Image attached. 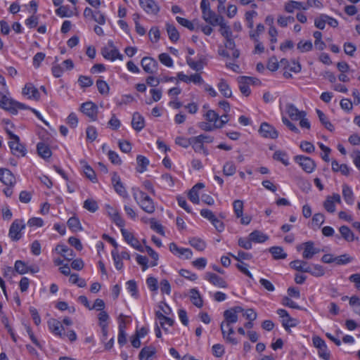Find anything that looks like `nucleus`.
<instances>
[{
    "label": "nucleus",
    "mask_w": 360,
    "mask_h": 360,
    "mask_svg": "<svg viewBox=\"0 0 360 360\" xmlns=\"http://www.w3.org/2000/svg\"><path fill=\"white\" fill-rule=\"evenodd\" d=\"M133 196L143 211L149 214L154 212L155 207L153 200L146 193L139 189L134 188Z\"/></svg>",
    "instance_id": "1"
},
{
    "label": "nucleus",
    "mask_w": 360,
    "mask_h": 360,
    "mask_svg": "<svg viewBox=\"0 0 360 360\" xmlns=\"http://www.w3.org/2000/svg\"><path fill=\"white\" fill-rule=\"evenodd\" d=\"M6 132L9 136L8 145L11 148V153L18 157H23L26 154V149L25 146L20 142L19 137L13 134L8 129H6Z\"/></svg>",
    "instance_id": "2"
},
{
    "label": "nucleus",
    "mask_w": 360,
    "mask_h": 360,
    "mask_svg": "<svg viewBox=\"0 0 360 360\" xmlns=\"http://www.w3.org/2000/svg\"><path fill=\"white\" fill-rule=\"evenodd\" d=\"M243 312V309L240 306H235L224 311V320L221 322L229 325L236 323L238 320V314Z\"/></svg>",
    "instance_id": "3"
},
{
    "label": "nucleus",
    "mask_w": 360,
    "mask_h": 360,
    "mask_svg": "<svg viewBox=\"0 0 360 360\" xmlns=\"http://www.w3.org/2000/svg\"><path fill=\"white\" fill-rule=\"evenodd\" d=\"M102 56L108 60L114 61L116 59L122 60L123 56L120 53L118 49L114 46L112 41H109L108 46L104 47L101 50Z\"/></svg>",
    "instance_id": "4"
},
{
    "label": "nucleus",
    "mask_w": 360,
    "mask_h": 360,
    "mask_svg": "<svg viewBox=\"0 0 360 360\" xmlns=\"http://www.w3.org/2000/svg\"><path fill=\"white\" fill-rule=\"evenodd\" d=\"M0 107L10 111L15 110L16 108H26L24 104L13 101L2 92H0Z\"/></svg>",
    "instance_id": "5"
},
{
    "label": "nucleus",
    "mask_w": 360,
    "mask_h": 360,
    "mask_svg": "<svg viewBox=\"0 0 360 360\" xmlns=\"http://www.w3.org/2000/svg\"><path fill=\"white\" fill-rule=\"evenodd\" d=\"M238 82L240 92L245 96L250 94V84H255L259 80L255 77L242 76L238 78Z\"/></svg>",
    "instance_id": "6"
},
{
    "label": "nucleus",
    "mask_w": 360,
    "mask_h": 360,
    "mask_svg": "<svg viewBox=\"0 0 360 360\" xmlns=\"http://www.w3.org/2000/svg\"><path fill=\"white\" fill-rule=\"evenodd\" d=\"M294 160L307 173L313 172L316 168V164L314 161L309 157L297 155L295 157Z\"/></svg>",
    "instance_id": "7"
},
{
    "label": "nucleus",
    "mask_w": 360,
    "mask_h": 360,
    "mask_svg": "<svg viewBox=\"0 0 360 360\" xmlns=\"http://www.w3.org/2000/svg\"><path fill=\"white\" fill-rule=\"evenodd\" d=\"M25 227V224L21 220H15L11 225L8 232V236L12 240L17 241L22 236L21 231Z\"/></svg>",
    "instance_id": "8"
},
{
    "label": "nucleus",
    "mask_w": 360,
    "mask_h": 360,
    "mask_svg": "<svg viewBox=\"0 0 360 360\" xmlns=\"http://www.w3.org/2000/svg\"><path fill=\"white\" fill-rule=\"evenodd\" d=\"M169 250L176 257L184 259H190L193 257V252L189 248H179L174 243H171L169 246Z\"/></svg>",
    "instance_id": "9"
},
{
    "label": "nucleus",
    "mask_w": 360,
    "mask_h": 360,
    "mask_svg": "<svg viewBox=\"0 0 360 360\" xmlns=\"http://www.w3.org/2000/svg\"><path fill=\"white\" fill-rule=\"evenodd\" d=\"M277 314L282 319V325L285 330H288L290 328L295 327L299 323L298 320L291 317L288 311L285 309H278Z\"/></svg>",
    "instance_id": "10"
},
{
    "label": "nucleus",
    "mask_w": 360,
    "mask_h": 360,
    "mask_svg": "<svg viewBox=\"0 0 360 360\" xmlns=\"http://www.w3.org/2000/svg\"><path fill=\"white\" fill-rule=\"evenodd\" d=\"M81 111L91 121H96L98 115V107L93 102L89 101L82 104Z\"/></svg>",
    "instance_id": "11"
},
{
    "label": "nucleus",
    "mask_w": 360,
    "mask_h": 360,
    "mask_svg": "<svg viewBox=\"0 0 360 360\" xmlns=\"http://www.w3.org/2000/svg\"><path fill=\"white\" fill-rule=\"evenodd\" d=\"M303 250L302 257L304 259H310L314 255L319 252V250L314 247L312 241L302 243L297 247V250Z\"/></svg>",
    "instance_id": "12"
},
{
    "label": "nucleus",
    "mask_w": 360,
    "mask_h": 360,
    "mask_svg": "<svg viewBox=\"0 0 360 360\" xmlns=\"http://www.w3.org/2000/svg\"><path fill=\"white\" fill-rule=\"evenodd\" d=\"M203 117L208 122L211 123L214 125V127L219 129L223 127L224 125L226 124V120L224 119L219 120V115L212 110H208L203 115Z\"/></svg>",
    "instance_id": "13"
},
{
    "label": "nucleus",
    "mask_w": 360,
    "mask_h": 360,
    "mask_svg": "<svg viewBox=\"0 0 360 360\" xmlns=\"http://www.w3.org/2000/svg\"><path fill=\"white\" fill-rule=\"evenodd\" d=\"M259 133L262 137L266 139H275L278 136V132L275 127L267 122H263L261 124L259 129Z\"/></svg>",
    "instance_id": "14"
},
{
    "label": "nucleus",
    "mask_w": 360,
    "mask_h": 360,
    "mask_svg": "<svg viewBox=\"0 0 360 360\" xmlns=\"http://www.w3.org/2000/svg\"><path fill=\"white\" fill-rule=\"evenodd\" d=\"M220 329L221 331L222 337L226 342L234 345L238 343L237 339L233 337V335L234 334V330L232 327V325H229L227 326L226 323H221Z\"/></svg>",
    "instance_id": "15"
},
{
    "label": "nucleus",
    "mask_w": 360,
    "mask_h": 360,
    "mask_svg": "<svg viewBox=\"0 0 360 360\" xmlns=\"http://www.w3.org/2000/svg\"><path fill=\"white\" fill-rule=\"evenodd\" d=\"M336 203H341V198L338 193H333L332 195H328L326 197L323 205L327 212L333 213L335 211Z\"/></svg>",
    "instance_id": "16"
},
{
    "label": "nucleus",
    "mask_w": 360,
    "mask_h": 360,
    "mask_svg": "<svg viewBox=\"0 0 360 360\" xmlns=\"http://www.w3.org/2000/svg\"><path fill=\"white\" fill-rule=\"evenodd\" d=\"M285 112L289 117L292 120L297 121L300 117L306 116V112L303 110H299L297 107L292 103H287L285 105Z\"/></svg>",
    "instance_id": "17"
},
{
    "label": "nucleus",
    "mask_w": 360,
    "mask_h": 360,
    "mask_svg": "<svg viewBox=\"0 0 360 360\" xmlns=\"http://www.w3.org/2000/svg\"><path fill=\"white\" fill-rule=\"evenodd\" d=\"M141 65L143 70L150 74L155 72L158 66V62L150 57L143 58Z\"/></svg>",
    "instance_id": "18"
},
{
    "label": "nucleus",
    "mask_w": 360,
    "mask_h": 360,
    "mask_svg": "<svg viewBox=\"0 0 360 360\" xmlns=\"http://www.w3.org/2000/svg\"><path fill=\"white\" fill-rule=\"evenodd\" d=\"M48 326L51 332L55 335L60 338H63L65 335L64 328L59 321L51 319L48 321Z\"/></svg>",
    "instance_id": "19"
},
{
    "label": "nucleus",
    "mask_w": 360,
    "mask_h": 360,
    "mask_svg": "<svg viewBox=\"0 0 360 360\" xmlns=\"http://www.w3.org/2000/svg\"><path fill=\"white\" fill-rule=\"evenodd\" d=\"M205 279L218 288H226L228 286L226 282L222 278L214 273H205Z\"/></svg>",
    "instance_id": "20"
},
{
    "label": "nucleus",
    "mask_w": 360,
    "mask_h": 360,
    "mask_svg": "<svg viewBox=\"0 0 360 360\" xmlns=\"http://www.w3.org/2000/svg\"><path fill=\"white\" fill-rule=\"evenodd\" d=\"M141 8L148 14H157L160 7L153 0H139Z\"/></svg>",
    "instance_id": "21"
},
{
    "label": "nucleus",
    "mask_w": 360,
    "mask_h": 360,
    "mask_svg": "<svg viewBox=\"0 0 360 360\" xmlns=\"http://www.w3.org/2000/svg\"><path fill=\"white\" fill-rule=\"evenodd\" d=\"M22 93L24 96H27L29 99L38 101L40 98L38 89L32 83L26 84Z\"/></svg>",
    "instance_id": "22"
},
{
    "label": "nucleus",
    "mask_w": 360,
    "mask_h": 360,
    "mask_svg": "<svg viewBox=\"0 0 360 360\" xmlns=\"http://www.w3.org/2000/svg\"><path fill=\"white\" fill-rule=\"evenodd\" d=\"M106 212L110 219L115 223V224L120 227H123L124 225V221L118 211L113 207L107 205L105 206Z\"/></svg>",
    "instance_id": "23"
},
{
    "label": "nucleus",
    "mask_w": 360,
    "mask_h": 360,
    "mask_svg": "<svg viewBox=\"0 0 360 360\" xmlns=\"http://www.w3.org/2000/svg\"><path fill=\"white\" fill-rule=\"evenodd\" d=\"M121 232L124 240L129 244H130L136 250L140 252H144L143 246L139 244V241L134 237V236L130 232L124 229H121Z\"/></svg>",
    "instance_id": "24"
},
{
    "label": "nucleus",
    "mask_w": 360,
    "mask_h": 360,
    "mask_svg": "<svg viewBox=\"0 0 360 360\" xmlns=\"http://www.w3.org/2000/svg\"><path fill=\"white\" fill-rule=\"evenodd\" d=\"M0 181L9 186H13L15 184L14 175L7 169H0Z\"/></svg>",
    "instance_id": "25"
},
{
    "label": "nucleus",
    "mask_w": 360,
    "mask_h": 360,
    "mask_svg": "<svg viewBox=\"0 0 360 360\" xmlns=\"http://www.w3.org/2000/svg\"><path fill=\"white\" fill-rule=\"evenodd\" d=\"M202 18L209 24L212 25H217L219 23V21L222 19L221 17L217 16L211 9L205 10L202 11Z\"/></svg>",
    "instance_id": "26"
},
{
    "label": "nucleus",
    "mask_w": 360,
    "mask_h": 360,
    "mask_svg": "<svg viewBox=\"0 0 360 360\" xmlns=\"http://www.w3.org/2000/svg\"><path fill=\"white\" fill-rule=\"evenodd\" d=\"M205 187L204 184L198 183L196 184L189 191L188 198L189 200L194 204H199V191Z\"/></svg>",
    "instance_id": "27"
},
{
    "label": "nucleus",
    "mask_w": 360,
    "mask_h": 360,
    "mask_svg": "<svg viewBox=\"0 0 360 360\" xmlns=\"http://www.w3.org/2000/svg\"><path fill=\"white\" fill-rule=\"evenodd\" d=\"M55 250L57 253L60 254L66 260L70 261L75 257L73 250L68 248L66 245H65L63 244L58 245L56 247Z\"/></svg>",
    "instance_id": "28"
},
{
    "label": "nucleus",
    "mask_w": 360,
    "mask_h": 360,
    "mask_svg": "<svg viewBox=\"0 0 360 360\" xmlns=\"http://www.w3.org/2000/svg\"><path fill=\"white\" fill-rule=\"evenodd\" d=\"M155 315L158 320L157 324H160L165 330H167V326H172L173 325L174 320L164 316L161 312L157 311Z\"/></svg>",
    "instance_id": "29"
},
{
    "label": "nucleus",
    "mask_w": 360,
    "mask_h": 360,
    "mask_svg": "<svg viewBox=\"0 0 360 360\" xmlns=\"http://www.w3.org/2000/svg\"><path fill=\"white\" fill-rule=\"evenodd\" d=\"M192 146L193 150L197 153L202 152V153L205 155H208L207 150L204 147L203 143L198 139V136H193L191 138V145Z\"/></svg>",
    "instance_id": "30"
},
{
    "label": "nucleus",
    "mask_w": 360,
    "mask_h": 360,
    "mask_svg": "<svg viewBox=\"0 0 360 360\" xmlns=\"http://www.w3.org/2000/svg\"><path fill=\"white\" fill-rule=\"evenodd\" d=\"M131 126L136 131H141L145 126L144 118L139 113L135 112L133 115Z\"/></svg>",
    "instance_id": "31"
},
{
    "label": "nucleus",
    "mask_w": 360,
    "mask_h": 360,
    "mask_svg": "<svg viewBox=\"0 0 360 360\" xmlns=\"http://www.w3.org/2000/svg\"><path fill=\"white\" fill-rule=\"evenodd\" d=\"M284 10L288 13H292L295 10H303V3L296 1H288L284 4Z\"/></svg>",
    "instance_id": "32"
},
{
    "label": "nucleus",
    "mask_w": 360,
    "mask_h": 360,
    "mask_svg": "<svg viewBox=\"0 0 360 360\" xmlns=\"http://www.w3.org/2000/svg\"><path fill=\"white\" fill-rule=\"evenodd\" d=\"M219 92L225 98H230L232 96V91L228 83L223 79H221L217 84Z\"/></svg>",
    "instance_id": "33"
},
{
    "label": "nucleus",
    "mask_w": 360,
    "mask_h": 360,
    "mask_svg": "<svg viewBox=\"0 0 360 360\" xmlns=\"http://www.w3.org/2000/svg\"><path fill=\"white\" fill-rule=\"evenodd\" d=\"M155 353L156 349L154 347H145L139 353L140 360H150V358H152Z\"/></svg>",
    "instance_id": "34"
},
{
    "label": "nucleus",
    "mask_w": 360,
    "mask_h": 360,
    "mask_svg": "<svg viewBox=\"0 0 360 360\" xmlns=\"http://www.w3.org/2000/svg\"><path fill=\"white\" fill-rule=\"evenodd\" d=\"M332 170L335 172H340L342 174L348 176L349 169L345 164H339L336 160H333L331 163Z\"/></svg>",
    "instance_id": "35"
},
{
    "label": "nucleus",
    "mask_w": 360,
    "mask_h": 360,
    "mask_svg": "<svg viewBox=\"0 0 360 360\" xmlns=\"http://www.w3.org/2000/svg\"><path fill=\"white\" fill-rule=\"evenodd\" d=\"M306 272L311 274L314 276L320 277L325 274V269L319 264H312L308 266Z\"/></svg>",
    "instance_id": "36"
},
{
    "label": "nucleus",
    "mask_w": 360,
    "mask_h": 360,
    "mask_svg": "<svg viewBox=\"0 0 360 360\" xmlns=\"http://www.w3.org/2000/svg\"><path fill=\"white\" fill-rule=\"evenodd\" d=\"M190 299L191 302L198 308H200L203 305L202 297L196 289H191L190 290Z\"/></svg>",
    "instance_id": "37"
},
{
    "label": "nucleus",
    "mask_w": 360,
    "mask_h": 360,
    "mask_svg": "<svg viewBox=\"0 0 360 360\" xmlns=\"http://www.w3.org/2000/svg\"><path fill=\"white\" fill-rule=\"evenodd\" d=\"M342 196L348 205L354 203V194L352 188L347 184L342 186Z\"/></svg>",
    "instance_id": "38"
},
{
    "label": "nucleus",
    "mask_w": 360,
    "mask_h": 360,
    "mask_svg": "<svg viewBox=\"0 0 360 360\" xmlns=\"http://www.w3.org/2000/svg\"><path fill=\"white\" fill-rule=\"evenodd\" d=\"M112 183L117 193H119L120 195H124L126 193L125 188L120 181V176L116 174H114L112 177Z\"/></svg>",
    "instance_id": "39"
},
{
    "label": "nucleus",
    "mask_w": 360,
    "mask_h": 360,
    "mask_svg": "<svg viewBox=\"0 0 360 360\" xmlns=\"http://www.w3.org/2000/svg\"><path fill=\"white\" fill-rule=\"evenodd\" d=\"M37 152L42 158H49L51 155V151L49 147L44 143H39L37 146Z\"/></svg>",
    "instance_id": "40"
},
{
    "label": "nucleus",
    "mask_w": 360,
    "mask_h": 360,
    "mask_svg": "<svg viewBox=\"0 0 360 360\" xmlns=\"http://www.w3.org/2000/svg\"><path fill=\"white\" fill-rule=\"evenodd\" d=\"M250 240L255 243H264L268 240L269 237L259 231H254L250 235Z\"/></svg>",
    "instance_id": "41"
},
{
    "label": "nucleus",
    "mask_w": 360,
    "mask_h": 360,
    "mask_svg": "<svg viewBox=\"0 0 360 360\" xmlns=\"http://www.w3.org/2000/svg\"><path fill=\"white\" fill-rule=\"evenodd\" d=\"M340 233L342 238L348 242L355 240L354 235L351 229L347 226H342L339 229Z\"/></svg>",
    "instance_id": "42"
},
{
    "label": "nucleus",
    "mask_w": 360,
    "mask_h": 360,
    "mask_svg": "<svg viewBox=\"0 0 360 360\" xmlns=\"http://www.w3.org/2000/svg\"><path fill=\"white\" fill-rule=\"evenodd\" d=\"M188 243L198 251H203L206 248L205 242L198 238H190Z\"/></svg>",
    "instance_id": "43"
},
{
    "label": "nucleus",
    "mask_w": 360,
    "mask_h": 360,
    "mask_svg": "<svg viewBox=\"0 0 360 360\" xmlns=\"http://www.w3.org/2000/svg\"><path fill=\"white\" fill-rule=\"evenodd\" d=\"M290 266L297 271L306 272L309 265H308L307 262L305 261L297 259L291 262Z\"/></svg>",
    "instance_id": "44"
},
{
    "label": "nucleus",
    "mask_w": 360,
    "mask_h": 360,
    "mask_svg": "<svg viewBox=\"0 0 360 360\" xmlns=\"http://www.w3.org/2000/svg\"><path fill=\"white\" fill-rule=\"evenodd\" d=\"M136 161L138 164L137 172L139 173L144 172L149 165V160L146 157L139 155L136 158Z\"/></svg>",
    "instance_id": "45"
},
{
    "label": "nucleus",
    "mask_w": 360,
    "mask_h": 360,
    "mask_svg": "<svg viewBox=\"0 0 360 360\" xmlns=\"http://www.w3.org/2000/svg\"><path fill=\"white\" fill-rule=\"evenodd\" d=\"M280 63L282 65L288 66L290 71L295 73L300 72L302 69L301 65L295 60H292L290 63H289L286 59H281Z\"/></svg>",
    "instance_id": "46"
},
{
    "label": "nucleus",
    "mask_w": 360,
    "mask_h": 360,
    "mask_svg": "<svg viewBox=\"0 0 360 360\" xmlns=\"http://www.w3.org/2000/svg\"><path fill=\"white\" fill-rule=\"evenodd\" d=\"M166 29L170 40L172 41H176L179 39V34L176 28L173 25L167 23Z\"/></svg>",
    "instance_id": "47"
},
{
    "label": "nucleus",
    "mask_w": 360,
    "mask_h": 360,
    "mask_svg": "<svg viewBox=\"0 0 360 360\" xmlns=\"http://www.w3.org/2000/svg\"><path fill=\"white\" fill-rule=\"evenodd\" d=\"M225 46L226 49L232 51L231 56L233 58H238L240 56V52L238 49H235V42L232 37L226 39Z\"/></svg>",
    "instance_id": "48"
},
{
    "label": "nucleus",
    "mask_w": 360,
    "mask_h": 360,
    "mask_svg": "<svg viewBox=\"0 0 360 360\" xmlns=\"http://www.w3.org/2000/svg\"><path fill=\"white\" fill-rule=\"evenodd\" d=\"M269 252L276 259H285L287 257V254L284 252L283 248L278 246L271 248Z\"/></svg>",
    "instance_id": "49"
},
{
    "label": "nucleus",
    "mask_w": 360,
    "mask_h": 360,
    "mask_svg": "<svg viewBox=\"0 0 360 360\" xmlns=\"http://www.w3.org/2000/svg\"><path fill=\"white\" fill-rule=\"evenodd\" d=\"M217 25L220 26V32L225 39L232 37V32L231 31L229 26L224 22L223 18L219 21V23H217Z\"/></svg>",
    "instance_id": "50"
},
{
    "label": "nucleus",
    "mask_w": 360,
    "mask_h": 360,
    "mask_svg": "<svg viewBox=\"0 0 360 360\" xmlns=\"http://www.w3.org/2000/svg\"><path fill=\"white\" fill-rule=\"evenodd\" d=\"M315 41L314 45L316 49L322 51L326 48V44L322 41V34L319 31H316L313 34Z\"/></svg>",
    "instance_id": "51"
},
{
    "label": "nucleus",
    "mask_w": 360,
    "mask_h": 360,
    "mask_svg": "<svg viewBox=\"0 0 360 360\" xmlns=\"http://www.w3.org/2000/svg\"><path fill=\"white\" fill-rule=\"evenodd\" d=\"M316 113L319 118L320 122L325 126V127L329 131H333L334 127L333 124L328 120L327 117L324 113L319 109H316Z\"/></svg>",
    "instance_id": "52"
},
{
    "label": "nucleus",
    "mask_w": 360,
    "mask_h": 360,
    "mask_svg": "<svg viewBox=\"0 0 360 360\" xmlns=\"http://www.w3.org/2000/svg\"><path fill=\"white\" fill-rule=\"evenodd\" d=\"M68 226L74 232L82 230V226L79 220L75 217H70L68 221Z\"/></svg>",
    "instance_id": "53"
},
{
    "label": "nucleus",
    "mask_w": 360,
    "mask_h": 360,
    "mask_svg": "<svg viewBox=\"0 0 360 360\" xmlns=\"http://www.w3.org/2000/svg\"><path fill=\"white\" fill-rule=\"evenodd\" d=\"M274 160L281 162L284 165H289L288 158L285 152L276 150L273 155Z\"/></svg>",
    "instance_id": "54"
},
{
    "label": "nucleus",
    "mask_w": 360,
    "mask_h": 360,
    "mask_svg": "<svg viewBox=\"0 0 360 360\" xmlns=\"http://www.w3.org/2000/svg\"><path fill=\"white\" fill-rule=\"evenodd\" d=\"M354 260V257L348 254H344L338 257H335V263L338 265H345L352 262Z\"/></svg>",
    "instance_id": "55"
},
{
    "label": "nucleus",
    "mask_w": 360,
    "mask_h": 360,
    "mask_svg": "<svg viewBox=\"0 0 360 360\" xmlns=\"http://www.w3.org/2000/svg\"><path fill=\"white\" fill-rule=\"evenodd\" d=\"M236 172V167L235 164L231 162H227L224 164L223 167V173L226 176H232Z\"/></svg>",
    "instance_id": "56"
},
{
    "label": "nucleus",
    "mask_w": 360,
    "mask_h": 360,
    "mask_svg": "<svg viewBox=\"0 0 360 360\" xmlns=\"http://www.w3.org/2000/svg\"><path fill=\"white\" fill-rule=\"evenodd\" d=\"M14 267L15 271L20 274H25L30 271V266L21 260L16 261Z\"/></svg>",
    "instance_id": "57"
},
{
    "label": "nucleus",
    "mask_w": 360,
    "mask_h": 360,
    "mask_svg": "<svg viewBox=\"0 0 360 360\" xmlns=\"http://www.w3.org/2000/svg\"><path fill=\"white\" fill-rule=\"evenodd\" d=\"M233 207L236 217H241L243 213V202L240 200H236L233 202Z\"/></svg>",
    "instance_id": "58"
},
{
    "label": "nucleus",
    "mask_w": 360,
    "mask_h": 360,
    "mask_svg": "<svg viewBox=\"0 0 360 360\" xmlns=\"http://www.w3.org/2000/svg\"><path fill=\"white\" fill-rule=\"evenodd\" d=\"M84 207L91 212H95L98 209L97 202L91 198H89L84 201Z\"/></svg>",
    "instance_id": "59"
},
{
    "label": "nucleus",
    "mask_w": 360,
    "mask_h": 360,
    "mask_svg": "<svg viewBox=\"0 0 360 360\" xmlns=\"http://www.w3.org/2000/svg\"><path fill=\"white\" fill-rule=\"evenodd\" d=\"M158 58L161 63L168 68H172L174 65L173 60L167 53H160L158 56Z\"/></svg>",
    "instance_id": "60"
},
{
    "label": "nucleus",
    "mask_w": 360,
    "mask_h": 360,
    "mask_svg": "<svg viewBox=\"0 0 360 360\" xmlns=\"http://www.w3.org/2000/svg\"><path fill=\"white\" fill-rule=\"evenodd\" d=\"M312 47L313 45L311 41H300L297 45V49L302 53L311 51Z\"/></svg>",
    "instance_id": "61"
},
{
    "label": "nucleus",
    "mask_w": 360,
    "mask_h": 360,
    "mask_svg": "<svg viewBox=\"0 0 360 360\" xmlns=\"http://www.w3.org/2000/svg\"><path fill=\"white\" fill-rule=\"evenodd\" d=\"M150 226V228L156 231L157 233H160L162 236H165V231L163 226L155 219H150L149 220Z\"/></svg>",
    "instance_id": "62"
},
{
    "label": "nucleus",
    "mask_w": 360,
    "mask_h": 360,
    "mask_svg": "<svg viewBox=\"0 0 360 360\" xmlns=\"http://www.w3.org/2000/svg\"><path fill=\"white\" fill-rule=\"evenodd\" d=\"M325 217L323 214L316 213L312 218V226L314 228L319 229L324 222Z\"/></svg>",
    "instance_id": "63"
},
{
    "label": "nucleus",
    "mask_w": 360,
    "mask_h": 360,
    "mask_svg": "<svg viewBox=\"0 0 360 360\" xmlns=\"http://www.w3.org/2000/svg\"><path fill=\"white\" fill-rule=\"evenodd\" d=\"M96 86L98 91L103 95H107L109 93L110 87L106 82L98 79L96 82Z\"/></svg>",
    "instance_id": "64"
}]
</instances>
